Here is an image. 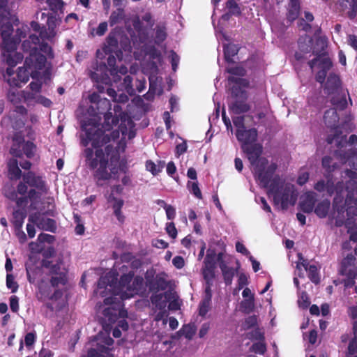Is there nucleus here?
Instances as JSON below:
<instances>
[{"label":"nucleus","instance_id":"obj_1","mask_svg":"<svg viewBox=\"0 0 357 357\" xmlns=\"http://www.w3.org/2000/svg\"><path fill=\"white\" fill-rule=\"evenodd\" d=\"M82 129L84 131V134L81 135V144L86 147L83 151L86 165L94 170L93 176L98 182L109 180L112 173L117 172L115 167L110 169L111 172L107 170L108 158L112 155V162L114 161V150L110 144L105 147V151L101 147L110 142L111 137L100 128L98 122L92 124L84 122L82 124Z\"/></svg>","mask_w":357,"mask_h":357},{"label":"nucleus","instance_id":"obj_2","mask_svg":"<svg viewBox=\"0 0 357 357\" xmlns=\"http://www.w3.org/2000/svg\"><path fill=\"white\" fill-rule=\"evenodd\" d=\"M31 27L36 33L30 35L28 40L23 41L22 48L24 51L29 52L30 60L33 63L34 67L40 71L32 73L33 81L29 84L31 91L28 93L27 98L35 99L36 102L44 105L45 100L38 93L40 92L45 76V31L36 22H32Z\"/></svg>","mask_w":357,"mask_h":357},{"label":"nucleus","instance_id":"obj_3","mask_svg":"<svg viewBox=\"0 0 357 357\" xmlns=\"http://www.w3.org/2000/svg\"><path fill=\"white\" fill-rule=\"evenodd\" d=\"M116 280V276L113 272H109L105 275L100 277L94 294L105 297L107 296L106 291L113 290L114 296H119L121 299H128L138 294L143 289V278L142 276L134 278L132 271L123 274L120 278L118 285L116 286L114 282Z\"/></svg>","mask_w":357,"mask_h":357},{"label":"nucleus","instance_id":"obj_4","mask_svg":"<svg viewBox=\"0 0 357 357\" xmlns=\"http://www.w3.org/2000/svg\"><path fill=\"white\" fill-rule=\"evenodd\" d=\"M46 269L53 275L51 284L53 287L64 285L67 281L66 271L63 266L64 244L53 235L46 234Z\"/></svg>","mask_w":357,"mask_h":357},{"label":"nucleus","instance_id":"obj_5","mask_svg":"<svg viewBox=\"0 0 357 357\" xmlns=\"http://www.w3.org/2000/svg\"><path fill=\"white\" fill-rule=\"evenodd\" d=\"M243 151L246 153L247 157L252 167V172L255 179L259 185L267 188L273 176L277 165L271 163L265 158H261L262 146L259 144L255 143L249 146H243Z\"/></svg>","mask_w":357,"mask_h":357},{"label":"nucleus","instance_id":"obj_6","mask_svg":"<svg viewBox=\"0 0 357 357\" xmlns=\"http://www.w3.org/2000/svg\"><path fill=\"white\" fill-rule=\"evenodd\" d=\"M268 194L273 197L275 204H280L282 209H287L289 205H294L297 195L293 185L284 183L279 176L274 175L268 185Z\"/></svg>","mask_w":357,"mask_h":357},{"label":"nucleus","instance_id":"obj_7","mask_svg":"<svg viewBox=\"0 0 357 357\" xmlns=\"http://www.w3.org/2000/svg\"><path fill=\"white\" fill-rule=\"evenodd\" d=\"M228 81L235 84L231 88V96L234 98L228 105L230 113L241 114L248 112L250 105L246 102L248 95L243 88L247 87L249 82L246 79L229 76Z\"/></svg>","mask_w":357,"mask_h":357},{"label":"nucleus","instance_id":"obj_8","mask_svg":"<svg viewBox=\"0 0 357 357\" xmlns=\"http://www.w3.org/2000/svg\"><path fill=\"white\" fill-rule=\"evenodd\" d=\"M344 183L342 181L334 183L333 177L326 176V179H321L318 181L314 185V188L319 192H326L328 195L331 196L336 192V196L334 197L333 202V207L337 213L343 211V207H339L338 203L342 202L343 197L340 195L343 190Z\"/></svg>","mask_w":357,"mask_h":357},{"label":"nucleus","instance_id":"obj_9","mask_svg":"<svg viewBox=\"0 0 357 357\" xmlns=\"http://www.w3.org/2000/svg\"><path fill=\"white\" fill-rule=\"evenodd\" d=\"M105 293L107 296L104 300V303L105 305H108L103 310L105 321L112 324L119 317H126L127 316V311L123 309V301L124 299L120 298L119 296H114L113 290L110 291H106Z\"/></svg>","mask_w":357,"mask_h":357},{"label":"nucleus","instance_id":"obj_10","mask_svg":"<svg viewBox=\"0 0 357 357\" xmlns=\"http://www.w3.org/2000/svg\"><path fill=\"white\" fill-rule=\"evenodd\" d=\"M51 13L47 15L48 31L46 30V40H52L56 35L57 26L60 24L63 17V1L61 0H46Z\"/></svg>","mask_w":357,"mask_h":357},{"label":"nucleus","instance_id":"obj_11","mask_svg":"<svg viewBox=\"0 0 357 357\" xmlns=\"http://www.w3.org/2000/svg\"><path fill=\"white\" fill-rule=\"evenodd\" d=\"M89 109L95 116L98 118V120L101 119L100 115H103L104 123L102 127L105 130L109 131L113 126L118 124V118L112 117L111 103L107 98H103L96 105H91Z\"/></svg>","mask_w":357,"mask_h":357},{"label":"nucleus","instance_id":"obj_12","mask_svg":"<svg viewBox=\"0 0 357 357\" xmlns=\"http://www.w3.org/2000/svg\"><path fill=\"white\" fill-rule=\"evenodd\" d=\"M132 77L130 75H126L122 82L116 85L117 91L112 88L107 89V94L112 98L114 102L125 103L128 100L129 96L135 94V89L132 84Z\"/></svg>","mask_w":357,"mask_h":357},{"label":"nucleus","instance_id":"obj_13","mask_svg":"<svg viewBox=\"0 0 357 357\" xmlns=\"http://www.w3.org/2000/svg\"><path fill=\"white\" fill-rule=\"evenodd\" d=\"M326 47L327 43L324 38L320 37L317 39L316 46L313 50V54L317 56L308 62V65L312 70L314 66H318L321 70L327 71L332 66V62L330 58L324 54Z\"/></svg>","mask_w":357,"mask_h":357},{"label":"nucleus","instance_id":"obj_14","mask_svg":"<svg viewBox=\"0 0 357 357\" xmlns=\"http://www.w3.org/2000/svg\"><path fill=\"white\" fill-rule=\"evenodd\" d=\"M324 120L325 122V124L331 128H335V134L332 137L331 135L328 136L326 141L328 144H331L334 142H337V146L338 147H342L344 145V144L347 142L346 141V136H342L340 137V135L341 134V132H339L337 128V124L339 121V116L337 114L336 109L335 108H331L325 112L324 116Z\"/></svg>","mask_w":357,"mask_h":357},{"label":"nucleus","instance_id":"obj_15","mask_svg":"<svg viewBox=\"0 0 357 357\" xmlns=\"http://www.w3.org/2000/svg\"><path fill=\"white\" fill-rule=\"evenodd\" d=\"M44 266L45 259H42L40 266H33L26 267L28 280L30 283L33 284L38 289L37 296L40 300H43L45 296V275L43 270Z\"/></svg>","mask_w":357,"mask_h":357},{"label":"nucleus","instance_id":"obj_16","mask_svg":"<svg viewBox=\"0 0 357 357\" xmlns=\"http://www.w3.org/2000/svg\"><path fill=\"white\" fill-rule=\"evenodd\" d=\"M96 347L88 351V357H114L109 347L114 344V340L109 334H98Z\"/></svg>","mask_w":357,"mask_h":357},{"label":"nucleus","instance_id":"obj_17","mask_svg":"<svg viewBox=\"0 0 357 357\" xmlns=\"http://www.w3.org/2000/svg\"><path fill=\"white\" fill-rule=\"evenodd\" d=\"M340 272L342 275L347 276L344 281V286L347 287H352L355 283L354 279L357 274L356 258L353 254L347 255L342 259Z\"/></svg>","mask_w":357,"mask_h":357},{"label":"nucleus","instance_id":"obj_18","mask_svg":"<svg viewBox=\"0 0 357 357\" xmlns=\"http://www.w3.org/2000/svg\"><path fill=\"white\" fill-rule=\"evenodd\" d=\"M30 73L24 67H19L15 75L12 67L6 69L3 77L11 87H21L22 84H25L29 79Z\"/></svg>","mask_w":357,"mask_h":357},{"label":"nucleus","instance_id":"obj_19","mask_svg":"<svg viewBox=\"0 0 357 357\" xmlns=\"http://www.w3.org/2000/svg\"><path fill=\"white\" fill-rule=\"evenodd\" d=\"M107 73L108 68L105 63L94 61L89 69L88 75L96 83L108 84L110 79Z\"/></svg>","mask_w":357,"mask_h":357},{"label":"nucleus","instance_id":"obj_20","mask_svg":"<svg viewBox=\"0 0 357 357\" xmlns=\"http://www.w3.org/2000/svg\"><path fill=\"white\" fill-rule=\"evenodd\" d=\"M10 13L6 8H0V33L3 38V43L6 47H9L8 41L10 36L13 33V28L12 24L8 22V15Z\"/></svg>","mask_w":357,"mask_h":357},{"label":"nucleus","instance_id":"obj_21","mask_svg":"<svg viewBox=\"0 0 357 357\" xmlns=\"http://www.w3.org/2000/svg\"><path fill=\"white\" fill-rule=\"evenodd\" d=\"M167 275L164 273L156 275L155 277L150 278L149 276L146 277V283L149 287L150 291H163L165 290L168 286L169 282L166 279Z\"/></svg>","mask_w":357,"mask_h":357},{"label":"nucleus","instance_id":"obj_22","mask_svg":"<svg viewBox=\"0 0 357 357\" xmlns=\"http://www.w3.org/2000/svg\"><path fill=\"white\" fill-rule=\"evenodd\" d=\"M237 140L241 143V148L243 146H249L256 143L257 139V130L255 128L245 129L236 133Z\"/></svg>","mask_w":357,"mask_h":357},{"label":"nucleus","instance_id":"obj_23","mask_svg":"<svg viewBox=\"0 0 357 357\" xmlns=\"http://www.w3.org/2000/svg\"><path fill=\"white\" fill-rule=\"evenodd\" d=\"M66 305V301L63 297V292L59 290H55L54 294L50 298V303L46 304V307L51 309L52 311L59 312Z\"/></svg>","mask_w":357,"mask_h":357},{"label":"nucleus","instance_id":"obj_24","mask_svg":"<svg viewBox=\"0 0 357 357\" xmlns=\"http://www.w3.org/2000/svg\"><path fill=\"white\" fill-rule=\"evenodd\" d=\"M317 201V195L314 192L305 193L300 203V207L304 213H310L314 210V205Z\"/></svg>","mask_w":357,"mask_h":357},{"label":"nucleus","instance_id":"obj_25","mask_svg":"<svg viewBox=\"0 0 357 357\" xmlns=\"http://www.w3.org/2000/svg\"><path fill=\"white\" fill-rule=\"evenodd\" d=\"M340 80L337 75L331 73L326 80L324 90L329 94H335L340 91Z\"/></svg>","mask_w":357,"mask_h":357},{"label":"nucleus","instance_id":"obj_26","mask_svg":"<svg viewBox=\"0 0 357 357\" xmlns=\"http://www.w3.org/2000/svg\"><path fill=\"white\" fill-rule=\"evenodd\" d=\"M29 247L32 255L41 254L45 259V234L40 233L37 240L30 243Z\"/></svg>","mask_w":357,"mask_h":357},{"label":"nucleus","instance_id":"obj_27","mask_svg":"<svg viewBox=\"0 0 357 357\" xmlns=\"http://www.w3.org/2000/svg\"><path fill=\"white\" fill-rule=\"evenodd\" d=\"M342 9L348 10L347 14L350 19L357 16V0H340Z\"/></svg>","mask_w":357,"mask_h":357},{"label":"nucleus","instance_id":"obj_28","mask_svg":"<svg viewBox=\"0 0 357 357\" xmlns=\"http://www.w3.org/2000/svg\"><path fill=\"white\" fill-rule=\"evenodd\" d=\"M335 96L331 98V102L335 109L340 110L344 109L347 106V101L346 98V94L343 91H339L334 94Z\"/></svg>","mask_w":357,"mask_h":357},{"label":"nucleus","instance_id":"obj_29","mask_svg":"<svg viewBox=\"0 0 357 357\" xmlns=\"http://www.w3.org/2000/svg\"><path fill=\"white\" fill-rule=\"evenodd\" d=\"M165 296L168 299V308L169 310L176 311L180 309L181 301L179 300L178 296L176 292L166 291L165 292Z\"/></svg>","mask_w":357,"mask_h":357},{"label":"nucleus","instance_id":"obj_30","mask_svg":"<svg viewBox=\"0 0 357 357\" xmlns=\"http://www.w3.org/2000/svg\"><path fill=\"white\" fill-rule=\"evenodd\" d=\"M219 267L222 273L225 284L227 285H230L232 283L233 278L235 275L236 271L234 268L227 266L225 261H221Z\"/></svg>","mask_w":357,"mask_h":357},{"label":"nucleus","instance_id":"obj_31","mask_svg":"<svg viewBox=\"0 0 357 357\" xmlns=\"http://www.w3.org/2000/svg\"><path fill=\"white\" fill-rule=\"evenodd\" d=\"M331 208V202L328 199H324L319 202L314 208V213L320 218H324L328 214Z\"/></svg>","mask_w":357,"mask_h":357},{"label":"nucleus","instance_id":"obj_32","mask_svg":"<svg viewBox=\"0 0 357 357\" xmlns=\"http://www.w3.org/2000/svg\"><path fill=\"white\" fill-rule=\"evenodd\" d=\"M300 13V1L299 0H290L288 7L287 17L289 20H296Z\"/></svg>","mask_w":357,"mask_h":357},{"label":"nucleus","instance_id":"obj_33","mask_svg":"<svg viewBox=\"0 0 357 357\" xmlns=\"http://www.w3.org/2000/svg\"><path fill=\"white\" fill-rule=\"evenodd\" d=\"M8 168L10 178L11 179H18L21 176L22 172L18 167V162L16 159H10L8 162Z\"/></svg>","mask_w":357,"mask_h":357},{"label":"nucleus","instance_id":"obj_34","mask_svg":"<svg viewBox=\"0 0 357 357\" xmlns=\"http://www.w3.org/2000/svg\"><path fill=\"white\" fill-rule=\"evenodd\" d=\"M167 298L165 296L164 294H153L151 296V301L153 305L158 310H164L165 309L167 303Z\"/></svg>","mask_w":357,"mask_h":357},{"label":"nucleus","instance_id":"obj_35","mask_svg":"<svg viewBox=\"0 0 357 357\" xmlns=\"http://www.w3.org/2000/svg\"><path fill=\"white\" fill-rule=\"evenodd\" d=\"M25 218L26 214L22 210L17 209L13 211L11 221L16 229L20 230L22 228Z\"/></svg>","mask_w":357,"mask_h":357},{"label":"nucleus","instance_id":"obj_36","mask_svg":"<svg viewBox=\"0 0 357 357\" xmlns=\"http://www.w3.org/2000/svg\"><path fill=\"white\" fill-rule=\"evenodd\" d=\"M238 47L234 44H227L224 45L225 59L228 63H233L232 58L237 54Z\"/></svg>","mask_w":357,"mask_h":357},{"label":"nucleus","instance_id":"obj_37","mask_svg":"<svg viewBox=\"0 0 357 357\" xmlns=\"http://www.w3.org/2000/svg\"><path fill=\"white\" fill-rule=\"evenodd\" d=\"M125 17V12L123 8H118L116 10H114L109 18V23L111 26L121 22Z\"/></svg>","mask_w":357,"mask_h":357},{"label":"nucleus","instance_id":"obj_38","mask_svg":"<svg viewBox=\"0 0 357 357\" xmlns=\"http://www.w3.org/2000/svg\"><path fill=\"white\" fill-rule=\"evenodd\" d=\"M155 43L160 45L165 41L167 38V34L166 27L163 24H157L155 28Z\"/></svg>","mask_w":357,"mask_h":357},{"label":"nucleus","instance_id":"obj_39","mask_svg":"<svg viewBox=\"0 0 357 357\" xmlns=\"http://www.w3.org/2000/svg\"><path fill=\"white\" fill-rule=\"evenodd\" d=\"M23 181L29 185L35 186L36 188H40V184L42 183L41 178L36 176V175L31 172L24 174Z\"/></svg>","mask_w":357,"mask_h":357},{"label":"nucleus","instance_id":"obj_40","mask_svg":"<svg viewBox=\"0 0 357 357\" xmlns=\"http://www.w3.org/2000/svg\"><path fill=\"white\" fill-rule=\"evenodd\" d=\"M342 202H339L338 203V206L339 207H343V208H344V206H347V216H348V218L347 220V222H346V225H350V221H351V219H352L355 216H357V206L356 204H347L346 203V200L344 201V206H342L340 205ZM344 209H343V211L342 213H344ZM339 214H340V213H338ZM342 213V212H341Z\"/></svg>","mask_w":357,"mask_h":357},{"label":"nucleus","instance_id":"obj_41","mask_svg":"<svg viewBox=\"0 0 357 357\" xmlns=\"http://www.w3.org/2000/svg\"><path fill=\"white\" fill-rule=\"evenodd\" d=\"M165 162H160L158 165H156L153 161L147 160L146 162V168L148 171L151 172L153 175H157L160 172L164 167Z\"/></svg>","mask_w":357,"mask_h":357},{"label":"nucleus","instance_id":"obj_42","mask_svg":"<svg viewBox=\"0 0 357 357\" xmlns=\"http://www.w3.org/2000/svg\"><path fill=\"white\" fill-rule=\"evenodd\" d=\"M204 263L206 267L215 268L216 254L213 250H208Z\"/></svg>","mask_w":357,"mask_h":357},{"label":"nucleus","instance_id":"obj_43","mask_svg":"<svg viewBox=\"0 0 357 357\" xmlns=\"http://www.w3.org/2000/svg\"><path fill=\"white\" fill-rule=\"evenodd\" d=\"M246 337L250 340L264 341V335L259 328L246 333Z\"/></svg>","mask_w":357,"mask_h":357},{"label":"nucleus","instance_id":"obj_44","mask_svg":"<svg viewBox=\"0 0 357 357\" xmlns=\"http://www.w3.org/2000/svg\"><path fill=\"white\" fill-rule=\"evenodd\" d=\"M8 100L14 105H17L21 101V96L19 91L15 89H10L7 93Z\"/></svg>","mask_w":357,"mask_h":357},{"label":"nucleus","instance_id":"obj_45","mask_svg":"<svg viewBox=\"0 0 357 357\" xmlns=\"http://www.w3.org/2000/svg\"><path fill=\"white\" fill-rule=\"evenodd\" d=\"M231 118L233 123L236 128V133H238L239 131L241 132L246 129L244 116H232Z\"/></svg>","mask_w":357,"mask_h":357},{"label":"nucleus","instance_id":"obj_46","mask_svg":"<svg viewBox=\"0 0 357 357\" xmlns=\"http://www.w3.org/2000/svg\"><path fill=\"white\" fill-rule=\"evenodd\" d=\"M306 271L308 273V277L312 282L315 284L319 282L318 270L315 265H310L309 267L307 268Z\"/></svg>","mask_w":357,"mask_h":357},{"label":"nucleus","instance_id":"obj_47","mask_svg":"<svg viewBox=\"0 0 357 357\" xmlns=\"http://www.w3.org/2000/svg\"><path fill=\"white\" fill-rule=\"evenodd\" d=\"M354 337L348 347V357H357V333H354Z\"/></svg>","mask_w":357,"mask_h":357},{"label":"nucleus","instance_id":"obj_48","mask_svg":"<svg viewBox=\"0 0 357 357\" xmlns=\"http://www.w3.org/2000/svg\"><path fill=\"white\" fill-rule=\"evenodd\" d=\"M214 270V268L204 266L202 273L206 283H213V280L215 278Z\"/></svg>","mask_w":357,"mask_h":357},{"label":"nucleus","instance_id":"obj_49","mask_svg":"<svg viewBox=\"0 0 357 357\" xmlns=\"http://www.w3.org/2000/svg\"><path fill=\"white\" fill-rule=\"evenodd\" d=\"M22 153H24L27 158H31L34 155L36 146L32 142H27L22 144Z\"/></svg>","mask_w":357,"mask_h":357},{"label":"nucleus","instance_id":"obj_50","mask_svg":"<svg viewBox=\"0 0 357 357\" xmlns=\"http://www.w3.org/2000/svg\"><path fill=\"white\" fill-rule=\"evenodd\" d=\"M5 195L10 200L16 201V203L18 206H21L24 202H25L26 199L24 197H17V192H15L14 189H12L10 191L6 190Z\"/></svg>","mask_w":357,"mask_h":357},{"label":"nucleus","instance_id":"obj_51","mask_svg":"<svg viewBox=\"0 0 357 357\" xmlns=\"http://www.w3.org/2000/svg\"><path fill=\"white\" fill-rule=\"evenodd\" d=\"M257 324V317L256 315H252L247 317L243 323L242 324V328L243 330H248L251 328L255 327Z\"/></svg>","mask_w":357,"mask_h":357},{"label":"nucleus","instance_id":"obj_52","mask_svg":"<svg viewBox=\"0 0 357 357\" xmlns=\"http://www.w3.org/2000/svg\"><path fill=\"white\" fill-rule=\"evenodd\" d=\"M250 351L256 354H264L266 351V347L264 341H259L252 345Z\"/></svg>","mask_w":357,"mask_h":357},{"label":"nucleus","instance_id":"obj_53","mask_svg":"<svg viewBox=\"0 0 357 357\" xmlns=\"http://www.w3.org/2000/svg\"><path fill=\"white\" fill-rule=\"evenodd\" d=\"M25 29L19 28L17 29L15 38H13V42L10 43V45L8 47V50H15L16 44L18 43L22 38H25Z\"/></svg>","mask_w":357,"mask_h":357},{"label":"nucleus","instance_id":"obj_54","mask_svg":"<svg viewBox=\"0 0 357 357\" xmlns=\"http://www.w3.org/2000/svg\"><path fill=\"white\" fill-rule=\"evenodd\" d=\"M255 304H254V299L252 298H248L244 299L241 303V307L242 310L245 313H249L254 309Z\"/></svg>","mask_w":357,"mask_h":357},{"label":"nucleus","instance_id":"obj_55","mask_svg":"<svg viewBox=\"0 0 357 357\" xmlns=\"http://www.w3.org/2000/svg\"><path fill=\"white\" fill-rule=\"evenodd\" d=\"M211 301L202 299L199 305V314L204 317L209 311L211 307Z\"/></svg>","mask_w":357,"mask_h":357},{"label":"nucleus","instance_id":"obj_56","mask_svg":"<svg viewBox=\"0 0 357 357\" xmlns=\"http://www.w3.org/2000/svg\"><path fill=\"white\" fill-rule=\"evenodd\" d=\"M346 203L349 204H356L357 206V184L353 190L348 191Z\"/></svg>","mask_w":357,"mask_h":357},{"label":"nucleus","instance_id":"obj_57","mask_svg":"<svg viewBox=\"0 0 357 357\" xmlns=\"http://www.w3.org/2000/svg\"><path fill=\"white\" fill-rule=\"evenodd\" d=\"M227 8L229 9L231 15H238L241 14V9L234 0H229L227 2Z\"/></svg>","mask_w":357,"mask_h":357},{"label":"nucleus","instance_id":"obj_58","mask_svg":"<svg viewBox=\"0 0 357 357\" xmlns=\"http://www.w3.org/2000/svg\"><path fill=\"white\" fill-rule=\"evenodd\" d=\"M56 214L54 199L52 197H46V216H54Z\"/></svg>","mask_w":357,"mask_h":357},{"label":"nucleus","instance_id":"obj_59","mask_svg":"<svg viewBox=\"0 0 357 357\" xmlns=\"http://www.w3.org/2000/svg\"><path fill=\"white\" fill-rule=\"evenodd\" d=\"M180 332L188 339H191L195 333V328L194 326L190 324L185 325L180 330Z\"/></svg>","mask_w":357,"mask_h":357},{"label":"nucleus","instance_id":"obj_60","mask_svg":"<svg viewBox=\"0 0 357 357\" xmlns=\"http://www.w3.org/2000/svg\"><path fill=\"white\" fill-rule=\"evenodd\" d=\"M333 159L329 156H325L322 159V166L327 172H333L337 167L336 164L333 163Z\"/></svg>","mask_w":357,"mask_h":357},{"label":"nucleus","instance_id":"obj_61","mask_svg":"<svg viewBox=\"0 0 357 357\" xmlns=\"http://www.w3.org/2000/svg\"><path fill=\"white\" fill-rule=\"evenodd\" d=\"M116 59L114 56L110 55L107 58V65L110 67L109 71L110 75L113 77V79L116 80V75L117 74L116 68H115Z\"/></svg>","mask_w":357,"mask_h":357},{"label":"nucleus","instance_id":"obj_62","mask_svg":"<svg viewBox=\"0 0 357 357\" xmlns=\"http://www.w3.org/2000/svg\"><path fill=\"white\" fill-rule=\"evenodd\" d=\"M349 317L354 320V333H357V305L349 307L348 310Z\"/></svg>","mask_w":357,"mask_h":357},{"label":"nucleus","instance_id":"obj_63","mask_svg":"<svg viewBox=\"0 0 357 357\" xmlns=\"http://www.w3.org/2000/svg\"><path fill=\"white\" fill-rule=\"evenodd\" d=\"M6 286L8 289H11L13 293H15L18 289V284L15 281L14 277L11 274H7L6 276Z\"/></svg>","mask_w":357,"mask_h":357},{"label":"nucleus","instance_id":"obj_64","mask_svg":"<svg viewBox=\"0 0 357 357\" xmlns=\"http://www.w3.org/2000/svg\"><path fill=\"white\" fill-rule=\"evenodd\" d=\"M22 144H15L14 143L10 150V153L13 156L16 158H20L22 157L23 153H22Z\"/></svg>","mask_w":357,"mask_h":357}]
</instances>
